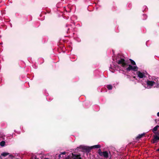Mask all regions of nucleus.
I'll return each mask as SVG.
<instances>
[{"label":"nucleus","mask_w":159,"mask_h":159,"mask_svg":"<svg viewBox=\"0 0 159 159\" xmlns=\"http://www.w3.org/2000/svg\"><path fill=\"white\" fill-rule=\"evenodd\" d=\"M121 56L119 55L118 56V58H120V59L118 60L117 63L119 65H121L123 67H126L128 66V67L126 68V70L127 71H129L130 70L134 71H137L138 70V67L136 66H132L131 65H128V63L126 62L125 60L121 57Z\"/></svg>","instance_id":"1"},{"label":"nucleus","mask_w":159,"mask_h":159,"mask_svg":"<svg viewBox=\"0 0 159 159\" xmlns=\"http://www.w3.org/2000/svg\"><path fill=\"white\" fill-rule=\"evenodd\" d=\"M101 146L100 145H96L91 147L80 146L79 147H78L77 148H80L83 150L85 151L86 152H89L91 151V150L93 148H99Z\"/></svg>","instance_id":"2"},{"label":"nucleus","mask_w":159,"mask_h":159,"mask_svg":"<svg viewBox=\"0 0 159 159\" xmlns=\"http://www.w3.org/2000/svg\"><path fill=\"white\" fill-rule=\"evenodd\" d=\"M98 154L101 157H103L106 159H107L109 157V154L107 151H105L102 152L100 149H99L98 150Z\"/></svg>","instance_id":"3"},{"label":"nucleus","mask_w":159,"mask_h":159,"mask_svg":"<svg viewBox=\"0 0 159 159\" xmlns=\"http://www.w3.org/2000/svg\"><path fill=\"white\" fill-rule=\"evenodd\" d=\"M159 140V137L157 135L155 134L153 135V139L152 140V143H157Z\"/></svg>","instance_id":"4"},{"label":"nucleus","mask_w":159,"mask_h":159,"mask_svg":"<svg viewBox=\"0 0 159 159\" xmlns=\"http://www.w3.org/2000/svg\"><path fill=\"white\" fill-rule=\"evenodd\" d=\"M146 83L147 85L151 88L155 84V82L153 81L148 80L146 81Z\"/></svg>","instance_id":"5"},{"label":"nucleus","mask_w":159,"mask_h":159,"mask_svg":"<svg viewBox=\"0 0 159 159\" xmlns=\"http://www.w3.org/2000/svg\"><path fill=\"white\" fill-rule=\"evenodd\" d=\"M71 157L72 159H82L80 155L74 154L73 153L72 154Z\"/></svg>","instance_id":"6"},{"label":"nucleus","mask_w":159,"mask_h":159,"mask_svg":"<svg viewBox=\"0 0 159 159\" xmlns=\"http://www.w3.org/2000/svg\"><path fill=\"white\" fill-rule=\"evenodd\" d=\"M137 74L138 77L140 78H143L144 76V74L141 73L140 71L137 72Z\"/></svg>","instance_id":"7"},{"label":"nucleus","mask_w":159,"mask_h":159,"mask_svg":"<svg viewBox=\"0 0 159 159\" xmlns=\"http://www.w3.org/2000/svg\"><path fill=\"white\" fill-rule=\"evenodd\" d=\"M159 128V126L158 125H156L155 126L153 129H152V131L155 134L157 133L156 131L157 130L158 128Z\"/></svg>","instance_id":"8"},{"label":"nucleus","mask_w":159,"mask_h":159,"mask_svg":"<svg viewBox=\"0 0 159 159\" xmlns=\"http://www.w3.org/2000/svg\"><path fill=\"white\" fill-rule=\"evenodd\" d=\"M145 134V133H143L142 134L139 135L136 137V139L138 140H139V139L144 136Z\"/></svg>","instance_id":"9"},{"label":"nucleus","mask_w":159,"mask_h":159,"mask_svg":"<svg viewBox=\"0 0 159 159\" xmlns=\"http://www.w3.org/2000/svg\"><path fill=\"white\" fill-rule=\"evenodd\" d=\"M129 60L130 61L132 65L134 66L136 65V63L134 61L130 59H129Z\"/></svg>","instance_id":"10"},{"label":"nucleus","mask_w":159,"mask_h":159,"mask_svg":"<svg viewBox=\"0 0 159 159\" xmlns=\"http://www.w3.org/2000/svg\"><path fill=\"white\" fill-rule=\"evenodd\" d=\"M9 154V153H8L4 152L1 154V155L4 157H5Z\"/></svg>","instance_id":"11"},{"label":"nucleus","mask_w":159,"mask_h":159,"mask_svg":"<svg viewBox=\"0 0 159 159\" xmlns=\"http://www.w3.org/2000/svg\"><path fill=\"white\" fill-rule=\"evenodd\" d=\"M6 144V142L5 141H2L0 143V145L2 147L4 146Z\"/></svg>","instance_id":"12"},{"label":"nucleus","mask_w":159,"mask_h":159,"mask_svg":"<svg viewBox=\"0 0 159 159\" xmlns=\"http://www.w3.org/2000/svg\"><path fill=\"white\" fill-rule=\"evenodd\" d=\"M106 87L109 90H111L113 87L111 85H107Z\"/></svg>","instance_id":"13"},{"label":"nucleus","mask_w":159,"mask_h":159,"mask_svg":"<svg viewBox=\"0 0 159 159\" xmlns=\"http://www.w3.org/2000/svg\"><path fill=\"white\" fill-rule=\"evenodd\" d=\"M65 159H71V158L70 156H68L67 157H66Z\"/></svg>","instance_id":"14"},{"label":"nucleus","mask_w":159,"mask_h":159,"mask_svg":"<svg viewBox=\"0 0 159 159\" xmlns=\"http://www.w3.org/2000/svg\"><path fill=\"white\" fill-rule=\"evenodd\" d=\"M66 152H61V155H65L66 154Z\"/></svg>","instance_id":"15"},{"label":"nucleus","mask_w":159,"mask_h":159,"mask_svg":"<svg viewBox=\"0 0 159 159\" xmlns=\"http://www.w3.org/2000/svg\"><path fill=\"white\" fill-rule=\"evenodd\" d=\"M58 158L59 159H61V154H60L59 156H58Z\"/></svg>","instance_id":"16"},{"label":"nucleus","mask_w":159,"mask_h":159,"mask_svg":"<svg viewBox=\"0 0 159 159\" xmlns=\"http://www.w3.org/2000/svg\"><path fill=\"white\" fill-rule=\"evenodd\" d=\"M9 157H14L12 155H9Z\"/></svg>","instance_id":"17"},{"label":"nucleus","mask_w":159,"mask_h":159,"mask_svg":"<svg viewBox=\"0 0 159 159\" xmlns=\"http://www.w3.org/2000/svg\"><path fill=\"white\" fill-rule=\"evenodd\" d=\"M157 116H159V112H158L157 113Z\"/></svg>","instance_id":"18"},{"label":"nucleus","mask_w":159,"mask_h":159,"mask_svg":"<svg viewBox=\"0 0 159 159\" xmlns=\"http://www.w3.org/2000/svg\"><path fill=\"white\" fill-rule=\"evenodd\" d=\"M156 151H159V148L158 149H157Z\"/></svg>","instance_id":"19"},{"label":"nucleus","mask_w":159,"mask_h":159,"mask_svg":"<svg viewBox=\"0 0 159 159\" xmlns=\"http://www.w3.org/2000/svg\"><path fill=\"white\" fill-rule=\"evenodd\" d=\"M44 159H49L48 158H44Z\"/></svg>","instance_id":"20"},{"label":"nucleus","mask_w":159,"mask_h":159,"mask_svg":"<svg viewBox=\"0 0 159 159\" xmlns=\"http://www.w3.org/2000/svg\"><path fill=\"white\" fill-rule=\"evenodd\" d=\"M35 159H39V158H35Z\"/></svg>","instance_id":"21"}]
</instances>
